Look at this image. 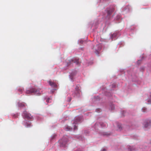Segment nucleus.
I'll return each instance as SVG.
<instances>
[{
	"mask_svg": "<svg viewBox=\"0 0 151 151\" xmlns=\"http://www.w3.org/2000/svg\"><path fill=\"white\" fill-rule=\"evenodd\" d=\"M40 91L38 89H36L35 88H32L30 89L27 90L26 91L27 94H30L33 93H35L37 94L40 93Z\"/></svg>",
	"mask_w": 151,
	"mask_h": 151,
	"instance_id": "f257e3e1",
	"label": "nucleus"
},
{
	"mask_svg": "<svg viewBox=\"0 0 151 151\" xmlns=\"http://www.w3.org/2000/svg\"><path fill=\"white\" fill-rule=\"evenodd\" d=\"M101 49V45H96L93 46L92 49L93 51L96 54L98 55L99 53V51Z\"/></svg>",
	"mask_w": 151,
	"mask_h": 151,
	"instance_id": "f03ea898",
	"label": "nucleus"
},
{
	"mask_svg": "<svg viewBox=\"0 0 151 151\" xmlns=\"http://www.w3.org/2000/svg\"><path fill=\"white\" fill-rule=\"evenodd\" d=\"M23 116L25 118L28 119H31L33 118L32 116L30 114L27 112V111H24L23 114Z\"/></svg>",
	"mask_w": 151,
	"mask_h": 151,
	"instance_id": "7ed1b4c3",
	"label": "nucleus"
},
{
	"mask_svg": "<svg viewBox=\"0 0 151 151\" xmlns=\"http://www.w3.org/2000/svg\"><path fill=\"white\" fill-rule=\"evenodd\" d=\"M59 142L60 146H64L67 142V139L65 137H63L61 140H59Z\"/></svg>",
	"mask_w": 151,
	"mask_h": 151,
	"instance_id": "20e7f679",
	"label": "nucleus"
},
{
	"mask_svg": "<svg viewBox=\"0 0 151 151\" xmlns=\"http://www.w3.org/2000/svg\"><path fill=\"white\" fill-rule=\"evenodd\" d=\"M69 61L70 62L75 63L77 65H79L80 63V62L78 58H73L71 59Z\"/></svg>",
	"mask_w": 151,
	"mask_h": 151,
	"instance_id": "39448f33",
	"label": "nucleus"
},
{
	"mask_svg": "<svg viewBox=\"0 0 151 151\" xmlns=\"http://www.w3.org/2000/svg\"><path fill=\"white\" fill-rule=\"evenodd\" d=\"M82 119V118L81 117L79 116H76L74 118L73 123L77 124L80 122L81 121Z\"/></svg>",
	"mask_w": 151,
	"mask_h": 151,
	"instance_id": "423d86ee",
	"label": "nucleus"
},
{
	"mask_svg": "<svg viewBox=\"0 0 151 151\" xmlns=\"http://www.w3.org/2000/svg\"><path fill=\"white\" fill-rule=\"evenodd\" d=\"M75 89L76 90L74 92L76 96H78L81 92L79 86H76Z\"/></svg>",
	"mask_w": 151,
	"mask_h": 151,
	"instance_id": "0eeeda50",
	"label": "nucleus"
},
{
	"mask_svg": "<svg viewBox=\"0 0 151 151\" xmlns=\"http://www.w3.org/2000/svg\"><path fill=\"white\" fill-rule=\"evenodd\" d=\"M114 11V8L113 7H111L107 9V13L108 16L110 15L112 12Z\"/></svg>",
	"mask_w": 151,
	"mask_h": 151,
	"instance_id": "6e6552de",
	"label": "nucleus"
},
{
	"mask_svg": "<svg viewBox=\"0 0 151 151\" xmlns=\"http://www.w3.org/2000/svg\"><path fill=\"white\" fill-rule=\"evenodd\" d=\"M49 84L52 87H55L57 86L56 83L53 82H52L51 81H48Z\"/></svg>",
	"mask_w": 151,
	"mask_h": 151,
	"instance_id": "1a4fd4ad",
	"label": "nucleus"
},
{
	"mask_svg": "<svg viewBox=\"0 0 151 151\" xmlns=\"http://www.w3.org/2000/svg\"><path fill=\"white\" fill-rule=\"evenodd\" d=\"M25 125L27 127H29L32 126L31 123L29 121H27V122L25 124Z\"/></svg>",
	"mask_w": 151,
	"mask_h": 151,
	"instance_id": "9d476101",
	"label": "nucleus"
},
{
	"mask_svg": "<svg viewBox=\"0 0 151 151\" xmlns=\"http://www.w3.org/2000/svg\"><path fill=\"white\" fill-rule=\"evenodd\" d=\"M18 105L19 107H23L25 106V104L24 103L21 102H19Z\"/></svg>",
	"mask_w": 151,
	"mask_h": 151,
	"instance_id": "9b49d317",
	"label": "nucleus"
},
{
	"mask_svg": "<svg viewBox=\"0 0 151 151\" xmlns=\"http://www.w3.org/2000/svg\"><path fill=\"white\" fill-rule=\"evenodd\" d=\"M65 130L66 131H70L72 129V128L70 126H67L65 128Z\"/></svg>",
	"mask_w": 151,
	"mask_h": 151,
	"instance_id": "f8f14e48",
	"label": "nucleus"
},
{
	"mask_svg": "<svg viewBox=\"0 0 151 151\" xmlns=\"http://www.w3.org/2000/svg\"><path fill=\"white\" fill-rule=\"evenodd\" d=\"M116 33H114L111 36V38L113 39L114 37H115L116 36Z\"/></svg>",
	"mask_w": 151,
	"mask_h": 151,
	"instance_id": "ddd939ff",
	"label": "nucleus"
},
{
	"mask_svg": "<svg viewBox=\"0 0 151 151\" xmlns=\"http://www.w3.org/2000/svg\"><path fill=\"white\" fill-rule=\"evenodd\" d=\"M149 125H150V126L151 125L150 124H148V123H147V124H145V127L146 128L149 127Z\"/></svg>",
	"mask_w": 151,
	"mask_h": 151,
	"instance_id": "4468645a",
	"label": "nucleus"
},
{
	"mask_svg": "<svg viewBox=\"0 0 151 151\" xmlns=\"http://www.w3.org/2000/svg\"><path fill=\"white\" fill-rule=\"evenodd\" d=\"M79 42L80 44H82L83 43L84 41L82 40H80L79 41Z\"/></svg>",
	"mask_w": 151,
	"mask_h": 151,
	"instance_id": "2eb2a0df",
	"label": "nucleus"
},
{
	"mask_svg": "<svg viewBox=\"0 0 151 151\" xmlns=\"http://www.w3.org/2000/svg\"><path fill=\"white\" fill-rule=\"evenodd\" d=\"M111 110H113L114 109V105H112L111 107Z\"/></svg>",
	"mask_w": 151,
	"mask_h": 151,
	"instance_id": "dca6fc26",
	"label": "nucleus"
},
{
	"mask_svg": "<svg viewBox=\"0 0 151 151\" xmlns=\"http://www.w3.org/2000/svg\"><path fill=\"white\" fill-rule=\"evenodd\" d=\"M148 103L151 104V99H149L148 100Z\"/></svg>",
	"mask_w": 151,
	"mask_h": 151,
	"instance_id": "f3484780",
	"label": "nucleus"
},
{
	"mask_svg": "<svg viewBox=\"0 0 151 151\" xmlns=\"http://www.w3.org/2000/svg\"><path fill=\"white\" fill-rule=\"evenodd\" d=\"M23 90V89L22 88H19L18 89V91L20 92H22V91Z\"/></svg>",
	"mask_w": 151,
	"mask_h": 151,
	"instance_id": "a211bd4d",
	"label": "nucleus"
},
{
	"mask_svg": "<svg viewBox=\"0 0 151 151\" xmlns=\"http://www.w3.org/2000/svg\"><path fill=\"white\" fill-rule=\"evenodd\" d=\"M77 127L76 126V125H74V130H76V129H77Z\"/></svg>",
	"mask_w": 151,
	"mask_h": 151,
	"instance_id": "6ab92c4d",
	"label": "nucleus"
},
{
	"mask_svg": "<svg viewBox=\"0 0 151 151\" xmlns=\"http://www.w3.org/2000/svg\"><path fill=\"white\" fill-rule=\"evenodd\" d=\"M142 111L143 112H145L146 111V109H145V108H143L142 109Z\"/></svg>",
	"mask_w": 151,
	"mask_h": 151,
	"instance_id": "aec40b11",
	"label": "nucleus"
},
{
	"mask_svg": "<svg viewBox=\"0 0 151 151\" xmlns=\"http://www.w3.org/2000/svg\"><path fill=\"white\" fill-rule=\"evenodd\" d=\"M101 151H106V149L105 148H103L102 149Z\"/></svg>",
	"mask_w": 151,
	"mask_h": 151,
	"instance_id": "412c9836",
	"label": "nucleus"
},
{
	"mask_svg": "<svg viewBox=\"0 0 151 151\" xmlns=\"http://www.w3.org/2000/svg\"><path fill=\"white\" fill-rule=\"evenodd\" d=\"M50 100V98H48L46 100V102L47 103H48L49 102V100Z\"/></svg>",
	"mask_w": 151,
	"mask_h": 151,
	"instance_id": "4be33fe9",
	"label": "nucleus"
},
{
	"mask_svg": "<svg viewBox=\"0 0 151 151\" xmlns=\"http://www.w3.org/2000/svg\"><path fill=\"white\" fill-rule=\"evenodd\" d=\"M129 149H130V151H132V150L131 148H129Z\"/></svg>",
	"mask_w": 151,
	"mask_h": 151,
	"instance_id": "5701e85b",
	"label": "nucleus"
},
{
	"mask_svg": "<svg viewBox=\"0 0 151 151\" xmlns=\"http://www.w3.org/2000/svg\"><path fill=\"white\" fill-rule=\"evenodd\" d=\"M81 151V150H78V151Z\"/></svg>",
	"mask_w": 151,
	"mask_h": 151,
	"instance_id": "b1692460",
	"label": "nucleus"
},
{
	"mask_svg": "<svg viewBox=\"0 0 151 151\" xmlns=\"http://www.w3.org/2000/svg\"><path fill=\"white\" fill-rule=\"evenodd\" d=\"M150 97H151V96Z\"/></svg>",
	"mask_w": 151,
	"mask_h": 151,
	"instance_id": "393cba45",
	"label": "nucleus"
}]
</instances>
